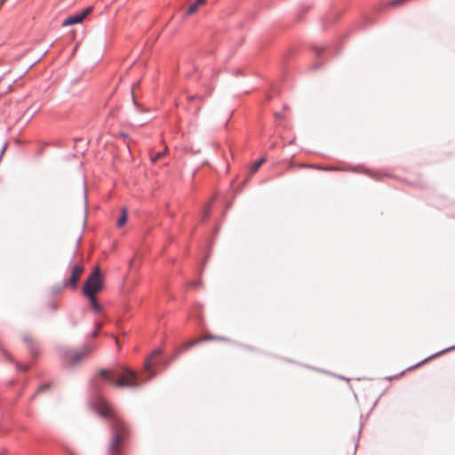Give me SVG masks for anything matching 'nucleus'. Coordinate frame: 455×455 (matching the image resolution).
I'll return each instance as SVG.
<instances>
[{"mask_svg":"<svg viewBox=\"0 0 455 455\" xmlns=\"http://www.w3.org/2000/svg\"><path fill=\"white\" fill-rule=\"evenodd\" d=\"M128 220V211L125 208H123L121 211V216L118 218L116 221V226L118 228H122L127 222Z\"/></svg>","mask_w":455,"mask_h":455,"instance_id":"1a4fd4ad","label":"nucleus"},{"mask_svg":"<svg viewBox=\"0 0 455 455\" xmlns=\"http://www.w3.org/2000/svg\"><path fill=\"white\" fill-rule=\"evenodd\" d=\"M167 148H165L164 151L156 153L155 156L151 155V161L156 162L158 159L162 158L166 154Z\"/></svg>","mask_w":455,"mask_h":455,"instance_id":"ddd939ff","label":"nucleus"},{"mask_svg":"<svg viewBox=\"0 0 455 455\" xmlns=\"http://www.w3.org/2000/svg\"><path fill=\"white\" fill-rule=\"evenodd\" d=\"M200 340H192V341H189L188 343H186L184 345V349H188L193 346H195L196 344H197Z\"/></svg>","mask_w":455,"mask_h":455,"instance_id":"dca6fc26","label":"nucleus"},{"mask_svg":"<svg viewBox=\"0 0 455 455\" xmlns=\"http://www.w3.org/2000/svg\"><path fill=\"white\" fill-rule=\"evenodd\" d=\"M23 339L28 344L32 355L36 357L40 352V347L36 340L30 335H25Z\"/></svg>","mask_w":455,"mask_h":455,"instance_id":"0eeeda50","label":"nucleus"},{"mask_svg":"<svg viewBox=\"0 0 455 455\" xmlns=\"http://www.w3.org/2000/svg\"><path fill=\"white\" fill-rule=\"evenodd\" d=\"M94 409L99 415L111 421V440L109 452L111 455H120L123 443L130 436L128 424L119 416L115 408L106 399L99 397L94 402Z\"/></svg>","mask_w":455,"mask_h":455,"instance_id":"f257e3e1","label":"nucleus"},{"mask_svg":"<svg viewBox=\"0 0 455 455\" xmlns=\"http://www.w3.org/2000/svg\"><path fill=\"white\" fill-rule=\"evenodd\" d=\"M49 389H50V385H49V384H44V385L41 386V387L38 388L37 392H36V393L32 396V398H31V399L33 400V399L36 397V395L41 394V393H44V392H46V391H48Z\"/></svg>","mask_w":455,"mask_h":455,"instance_id":"4468645a","label":"nucleus"},{"mask_svg":"<svg viewBox=\"0 0 455 455\" xmlns=\"http://www.w3.org/2000/svg\"><path fill=\"white\" fill-rule=\"evenodd\" d=\"M403 0H395L394 4H399L401 2H403Z\"/></svg>","mask_w":455,"mask_h":455,"instance_id":"412c9836","label":"nucleus"},{"mask_svg":"<svg viewBox=\"0 0 455 455\" xmlns=\"http://www.w3.org/2000/svg\"><path fill=\"white\" fill-rule=\"evenodd\" d=\"M84 272V267L80 264H76L72 267L71 275L66 282L65 286H72L74 289L76 287L77 282Z\"/></svg>","mask_w":455,"mask_h":455,"instance_id":"423d86ee","label":"nucleus"},{"mask_svg":"<svg viewBox=\"0 0 455 455\" xmlns=\"http://www.w3.org/2000/svg\"><path fill=\"white\" fill-rule=\"evenodd\" d=\"M101 327H102V323H100V322L96 323V324H95L96 330L100 331L101 329Z\"/></svg>","mask_w":455,"mask_h":455,"instance_id":"a211bd4d","label":"nucleus"},{"mask_svg":"<svg viewBox=\"0 0 455 455\" xmlns=\"http://www.w3.org/2000/svg\"><path fill=\"white\" fill-rule=\"evenodd\" d=\"M92 8L88 7L84 9L82 12L74 14L72 16L68 17L62 21V26L68 27L74 24L80 23L88 14L91 13Z\"/></svg>","mask_w":455,"mask_h":455,"instance_id":"39448f33","label":"nucleus"},{"mask_svg":"<svg viewBox=\"0 0 455 455\" xmlns=\"http://www.w3.org/2000/svg\"><path fill=\"white\" fill-rule=\"evenodd\" d=\"M93 348L91 346H84L79 350H69L66 353V358L71 363H76L89 355Z\"/></svg>","mask_w":455,"mask_h":455,"instance_id":"20e7f679","label":"nucleus"},{"mask_svg":"<svg viewBox=\"0 0 455 455\" xmlns=\"http://www.w3.org/2000/svg\"><path fill=\"white\" fill-rule=\"evenodd\" d=\"M206 3V0H196V3L189 5L186 15H192L194 14L199 8V6L204 5Z\"/></svg>","mask_w":455,"mask_h":455,"instance_id":"6e6552de","label":"nucleus"},{"mask_svg":"<svg viewBox=\"0 0 455 455\" xmlns=\"http://www.w3.org/2000/svg\"><path fill=\"white\" fill-rule=\"evenodd\" d=\"M265 158H261L260 160L255 162L252 165H251V172L253 174L255 173L259 169V167L262 165V164L265 162Z\"/></svg>","mask_w":455,"mask_h":455,"instance_id":"f8f14e48","label":"nucleus"},{"mask_svg":"<svg viewBox=\"0 0 455 455\" xmlns=\"http://www.w3.org/2000/svg\"><path fill=\"white\" fill-rule=\"evenodd\" d=\"M99 376L115 387L137 388L140 386L137 373L121 366L101 369Z\"/></svg>","mask_w":455,"mask_h":455,"instance_id":"f03ea898","label":"nucleus"},{"mask_svg":"<svg viewBox=\"0 0 455 455\" xmlns=\"http://www.w3.org/2000/svg\"><path fill=\"white\" fill-rule=\"evenodd\" d=\"M314 168H315V166H313ZM317 169H322V170H325V171H328V170H334V168H323V167H316Z\"/></svg>","mask_w":455,"mask_h":455,"instance_id":"aec40b11","label":"nucleus"},{"mask_svg":"<svg viewBox=\"0 0 455 455\" xmlns=\"http://www.w3.org/2000/svg\"><path fill=\"white\" fill-rule=\"evenodd\" d=\"M115 339H116V342L117 346L119 347V341H118V339H117V338H115Z\"/></svg>","mask_w":455,"mask_h":455,"instance_id":"4be33fe9","label":"nucleus"},{"mask_svg":"<svg viewBox=\"0 0 455 455\" xmlns=\"http://www.w3.org/2000/svg\"><path fill=\"white\" fill-rule=\"evenodd\" d=\"M103 289V279L100 272V268L96 267L90 275L84 285V294L86 297L96 296Z\"/></svg>","mask_w":455,"mask_h":455,"instance_id":"7ed1b4c3","label":"nucleus"},{"mask_svg":"<svg viewBox=\"0 0 455 455\" xmlns=\"http://www.w3.org/2000/svg\"><path fill=\"white\" fill-rule=\"evenodd\" d=\"M16 367H17V370L19 371H26L28 370L29 366L28 365H23L21 363H17L16 364Z\"/></svg>","mask_w":455,"mask_h":455,"instance_id":"f3484780","label":"nucleus"},{"mask_svg":"<svg viewBox=\"0 0 455 455\" xmlns=\"http://www.w3.org/2000/svg\"><path fill=\"white\" fill-rule=\"evenodd\" d=\"M90 301L91 307L93 311L100 313L102 311V306L97 301L96 296L87 297Z\"/></svg>","mask_w":455,"mask_h":455,"instance_id":"9d476101","label":"nucleus"},{"mask_svg":"<svg viewBox=\"0 0 455 455\" xmlns=\"http://www.w3.org/2000/svg\"><path fill=\"white\" fill-rule=\"evenodd\" d=\"M161 354V350L160 349H156L155 351L152 352L151 355H150V358L145 363V370L146 371H149L150 370V366H151V363H150V360L153 359L154 357L159 355Z\"/></svg>","mask_w":455,"mask_h":455,"instance_id":"9b49d317","label":"nucleus"},{"mask_svg":"<svg viewBox=\"0 0 455 455\" xmlns=\"http://www.w3.org/2000/svg\"><path fill=\"white\" fill-rule=\"evenodd\" d=\"M210 339H215V340H220V341H228V339L224 337H213V336H206L203 339V340H210Z\"/></svg>","mask_w":455,"mask_h":455,"instance_id":"2eb2a0df","label":"nucleus"},{"mask_svg":"<svg viewBox=\"0 0 455 455\" xmlns=\"http://www.w3.org/2000/svg\"><path fill=\"white\" fill-rule=\"evenodd\" d=\"M99 331L98 330L95 329V331L92 333V337L95 338L99 335Z\"/></svg>","mask_w":455,"mask_h":455,"instance_id":"6ab92c4d","label":"nucleus"}]
</instances>
